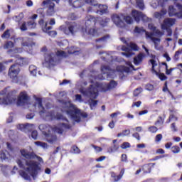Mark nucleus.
Segmentation results:
<instances>
[{
    "label": "nucleus",
    "instance_id": "680f3d73",
    "mask_svg": "<svg viewBox=\"0 0 182 182\" xmlns=\"http://www.w3.org/2000/svg\"><path fill=\"white\" fill-rule=\"evenodd\" d=\"M149 63H151V65L152 66V69H154V68H156V66H157V61H156V60H154V59H151L149 60Z\"/></svg>",
    "mask_w": 182,
    "mask_h": 182
},
{
    "label": "nucleus",
    "instance_id": "ea45409f",
    "mask_svg": "<svg viewBox=\"0 0 182 182\" xmlns=\"http://www.w3.org/2000/svg\"><path fill=\"white\" fill-rule=\"evenodd\" d=\"M119 150V146L114 144L113 146L109 147L107 149L108 153H114V151H117Z\"/></svg>",
    "mask_w": 182,
    "mask_h": 182
},
{
    "label": "nucleus",
    "instance_id": "cd10ccee",
    "mask_svg": "<svg viewBox=\"0 0 182 182\" xmlns=\"http://www.w3.org/2000/svg\"><path fill=\"white\" fill-rule=\"evenodd\" d=\"M24 16L23 13H20L18 15L13 16L12 19L15 21V22H17L18 25H21V21Z\"/></svg>",
    "mask_w": 182,
    "mask_h": 182
},
{
    "label": "nucleus",
    "instance_id": "0e129e2a",
    "mask_svg": "<svg viewBox=\"0 0 182 182\" xmlns=\"http://www.w3.org/2000/svg\"><path fill=\"white\" fill-rule=\"evenodd\" d=\"M77 52L76 50H75V47H71L68 49V53L70 55H75Z\"/></svg>",
    "mask_w": 182,
    "mask_h": 182
},
{
    "label": "nucleus",
    "instance_id": "79ce46f5",
    "mask_svg": "<svg viewBox=\"0 0 182 182\" xmlns=\"http://www.w3.org/2000/svg\"><path fill=\"white\" fill-rule=\"evenodd\" d=\"M142 92L143 88H141V87H139L134 90L133 95L134 96V97H137V96H139V95H140V93H141Z\"/></svg>",
    "mask_w": 182,
    "mask_h": 182
},
{
    "label": "nucleus",
    "instance_id": "37998d69",
    "mask_svg": "<svg viewBox=\"0 0 182 182\" xmlns=\"http://www.w3.org/2000/svg\"><path fill=\"white\" fill-rule=\"evenodd\" d=\"M123 20L125 21V22L128 23V25H131V23H133V18L130 16H124Z\"/></svg>",
    "mask_w": 182,
    "mask_h": 182
},
{
    "label": "nucleus",
    "instance_id": "9d476101",
    "mask_svg": "<svg viewBox=\"0 0 182 182\" xmlns=\"http://www.w3.org/2000/svg\"><path fill=\"white\" fill-rule=\"evenodd\" d=\"M132 15L134 21H136L137 23L140 22V21H142L143 22H150V21H151V19L149 18L147 16L144 15L141 11H139L137 10H133Z\"/></svg>",
    "mask_w": 182,
    "mask_h": 182
},
{
    "label": "nucleus",
    "instance_id": "603ef678",
    "mask_svg": "<svg viewBox=\"0 0 182 182\" xmlns=\"http://www.w3.org/2000/svg\"><path fill=\"white\" fill-rule=\"evenodd\" d=\"M120 147L123 150H125V149H130V147H132V146L130 145V143H129V142H124V143H122V144H121Z\"/></svg>",
    "mask_w": 182,
    "mask_h": 182
},
{
    "label": "nucleus",
    "instance_id": "473e14b6",
    "mask_svg": "<svg viewBox=\"0 0 182 182\" xmlns=\"http://www.w3.org/2000/svg\"><path fill=\"white\" fill-rule=\"evenodd\" d=\"M148 132H149V133H151L152 134H155V133L159 132V128H157V127L154 125H152L148 127Z\"/></svg>",
    "mask_w": 182,
    "mask_h": 182
},
{
    "label": "nucleus",
    "instance_id": "a211bd4d",
    "mask_svg": "<svg viewBox=\"0 0 182 182\" xmlns=\"http://www.w3.org/2000/svg\"><path fill=\"white\" fill-rule=\"evenodd\" d=\"M14 56L17 58L16 63L11 65L9 69H14V68H18V69L19 67L18 66H22L23 65V58H19V55L18 54H16Z\"/></svg>",
    "mask_w": 182,
    "mask_h": 182
},
{
    "label": "nucleus",
    "instance_id": "6ab92c4d",
    "mask_svg": "<svg viewBox=\"0 0 182 182\" xmlns=\"http://www.w3.org/2000/svg\"><path fill=\"white\" fill-rule=\"evenodd\" d=\"M107 8L108 7L106 5L99 4L96 11V14L98 15H105V14H107Z\"/></svg>",
    "mask_w": 182,
    "mask_h": 182
},
{
    "label": "nucleus",
    "instance_id": "5701e85b",
    "mask_svg": "<svg viewBox=\"0 0 182 182\" xmlns=\"http://www.w3.org/2000/svg\"><path fill=\"white\" fill-rule=\"evenodd\" d=\"M151 73H154V75H157L159 79H160V80H161V81L167 80V76H166V75H164V73L157 72L156 70V69H151Z\"/></svg>",
    "mask_w": 182,
    "mask_h": 182
},
{
    "label": "nucleus",
    "instance_id": "c756f323",
    "mask_svg": "<svg viewBox=\"0 0 182 182\" xmlns=\"http://www.w3.org/2000/svg\"><path fill=\"white\" fill-rule=\"evenodd\" d=\"M8 154H9V153L8 152V151L6 150H2L0 152V159H1V160L4 161V160H8Z\"/></svg>",
    "mask_w": 182,
    "mask_h": 182
},
{
    "label": "nucleus",
    "instance_id": "052dcab7",
    "mask_svg": "<svg viewBox=\"0 0 182 182\" xmlns=\"http://www.w3.org/2000/svg\"><path fill=\"white\" fill-rule=\"evenodd\" d=\"M121 161H122L123 163H127V155L126 154H122Z\"/></svg>",
    "mask_w": 182,
    "mask_h": 182
},
{
    "label": "nucleus",
    "instance_id": "393cba45",
    "mask_svg": "<svg viewBox=\"0 0 182 182\" xmlns=\"http://www.w3.org/2000/svg\"><path fill=\"white\" fill-rule=\"evenodd\" d=\"M39 26L42 27V29L44 32H48V31H50V29H52V26H48V23H45L43 21V18H41L39 21H38ZM45 23V25H44Z\"/></svg>",
    "mask_w": 182,
    "mask_h": 182
},
{
    "label": "nucleus",
    "instance_id": "20e7f679",
    "mask_svg": "<svg viewBox=\"0 0 182 182\" xmlns=\"http://www.w3.org/2000/svg\"><path fill=\"white\" fill-rule=\"evenodd\" d=\"M18 99L16 96V91L13 90L8 92V88H5L4 90L0 92V105H12L16 102Z\"/></svg>",
    "mask_w": 182,
    "mask_h": 182
},
{
    "label": "nucleus",
    "instance_id": "4c0bfd02",
    "mask_svg": "<svg viewBox=\"0 0 182 182\" xmlns=\"http://www.w3.org/2000/svg\"><path fill=\"white\" fill-rule=\"evenodd\" d=\"M20 30L22 32H25V31H28V27L26 26V21H23L20 23V25H18Z\"/></svg>",
    "mask_w": 182,
    "mask_h": 182
},
{
    "label": "nucleus",
    "instance_id": "de8ad7c7",
    "mask_svg": "<svg viewBox=\"0 0 182 182\" xmlns=\"http://www.w3.org/2000/svg\"><path fill=\"white\" fill-rule=\"evenodd\" d=\"M57 120H63V122H67V123H69V120L66 119L62 114H58L56 115Z\"/></svg>",
    "mask_w": 182,
    "mask_h": 182
},
{
    "label": "nucleus",
    "instance_id": "423d86ee",
    "mask_svg": "<svg viewBox=\"0 0 182 182\" xmlns=\"http://www.w3.org/2000/svg\"><path fill=\"white\" fill-rule=\"evenodd\" d=\"M36 101L38 103V109L39 112L38 114L41 117H45L46 119H48L49 120H52L55 117V111H48L46 112L43 105L42 104V98L37 97Z\"/></svg>",
    "mask_w": 182,
    "mask_h": 182
},
{
    "label": "nucleus",
    "instance_id": "864d4df0",
    "mask_svg": "<svg viewBox=\"0 0 182 182\" xmlns=\"http://www.w3.org/2000/svg\"><path fill=\"white\" fill-rule=\"evenodd\" d=\"M27 25L30 29H35L36 28V23L35 21H28Z\"/></svg>",
    "mask_w": 182,
    "mask_h": 182
},
{
    "label": "nucleus",
    "instance_id": "bb28decb",
    "mask_svg": "<svg viewBox=\"0 0 182 182\" xmlns=\"http://www.w3.org/2000/svg\"><path fill=\"white\" fill-rule=\"evenodd\" d=\"M166 14H167V11L162 9L159 12V11L155 12L154 15V17L156 18L157 19H161V18H163V16H164Z\"/></svg>",
    "mask_w": 182,
    "mask_h": 182
},
{
    "label": "nucleus",
    "instance_id": "774afa93",
    "mask_svg": "<svg viewBox=\"0 0 182 182\" xmlns=\"http://www.w3.org/2000/svg\"><path fill=\"white\" fill-rule=\"evenodd\" d=\"M71 119H73L75 122H77V123L80 122V117L77 116V114H75Z\"/></svg>",
    "mask_w": 182,
    "mask_h": 182
},
{
    "label": "nucleus",
    "instance_id": "3c124183",
    "mask_svg": "<svg viewBox=\"0 0 182 182\" xmlns=\"http://www.w3.org/2000/svg\"><path fill=\"white\" fill-rule=\"evenodd\" d=\"M109 38H110V36L107 35V36H103L102 38L96 39L95 42H106V41H107V39H109Z\"/></svg>",
    "mask_w": 182,
    "mask_h": 182
},
{
    "label": "nucleus",
    "instance_id": "a19ab883",
    "mask_svg": "<svg viewBox=\"0 0 182 182\" xmlns=\"http://www.w3.org/2000/svg\"><path fill=\"white\" fill-rule=\"evenodd\" d=\"M110 22V18H103L100 21V25L105 28V26H107V23Z\"/></svg>",
    "mask_w": 182,
    "mask_h": 182
},
{
    "label": "nucleus",
    "instance_id": "b1692460",
    "mask_svg": "<svg viewBox=\"0 0 182 182\" xmlns=\"http://www.w3.org/2000/svg\"><path fill=\"white\" fill-rule=\"evenodd\" d=\"M144 58V54L139 53L137 56L134 58V63L136 66H139L141 62H143V59Z\"/></svg>",
    "mask_w": 182,
    "mask_h": 182
},
{
    "label": "nucleus",
    "instance_id": "aec40b11",
    "mask_svg": "<svg viewBox=\"0 0 182 182\" xmlns=\"http://www.w3.org/2000/svg\"><path fill=\"white\" fill-rule=\"evenodd\" d=\"M19 74V70H9V76L14 82H18V75Z\"/></svg>",
    "mask_w": 182,
    "mask_h": 182
},
{
    "label": "nucleus",
    "instance_id": "4d7b16f0",
    "mask_svg": "<svg viewBox=\"0 0 182 182\" xmlns=\"http://www.w3.org/2000/svg\"><path fill=\"white\" fill-rule=\"evenodd\" d=\"M68 19H70V21H76L77 19V16L75 13H71L68 16Z\"/></svg>",
    "mask_w": 182,
    "mask_h": 182
},
{
    "label": "nucleus",
    "instance_id": "13d9d810",
    "mask_svg": "<svg viewBox=\"0 0 182 182\" xmlns=\"http://www.w3.org/2000/svg\"><path fill=\"white\" fill-rule=\"evenodd\" d=\"M29 126H31L30 124H18V127L20 129V130H26V129H28V127H29Z\"/></svg>",
    "mask_w": 182,
    "mask_h": 182
},
{
    "label": "nucleus",
    "instance_id": "f3484780",
    "mask_svg": "<svg viewBox=\"0 0 182 182\" xmlns=\"http://www.w3.org/2000/svg\"><path fill=\"white\" fill-rule=\"evenodd\" d=\"M176 23V19L174 18H166L164 21V23L161 25L162 29H167V28H170V26H173Z\"/></svg>",
    "mask_w": 182,
    "mask_h": 182
},
{
    "label": "nucleus",
    "instance_id": "9b49d317",
    "mask_svg": "<svg viewBox=\"0 0 182 182\" xmlns=\"http://www.w3.org/2000/svg\"><path fill=\"white\" fill-rule=\"evenodd\" d=\"M64 106L67 109H73L66 111L67 114H68V116H70L71 118H73L75 114H80V109L76 108L75 105L72 104V102H64Z\"/></svg>",
    "mask_w": 182,
    "mask_h": 182
},
{
    "label": "nucleus",
    "instance_id": "5fc2aeb1",
    "mask_svg": "<svg viewBox=\"0 0 182 182\" xmlns=\"http://www.w3.org/2000/svg\"><path fill=\"white\" fill-rule=\"evenodd\" d=\"M162 139H163V134H158L155 136V143H160V141H161Z\"/></svg>",
    "mask_w": 182,
    "mask_h": 182
},
{
    "label": "nucleus",
    "instance_id": "4468645a",
    "mask_svg": "<svg viewBox=\"0 0 182 182\" xmlns=\"http://www.w3.org/2000/svg\"><path fill=\"white\" fill-rule=\"evenodd\" d=\"M124 18V15L123 14H114L112 16V21L114 23H115L118 28H124V22L123 21V19Z\"/></svg>",
    "mask_w": 182,
    "mask_h": 182
},
{
    "label": "nucleus",
    "instance_id": "39448f33",
    "mask_svg": "<svg viewBox=\"0 0 182 182\" xmlns=\"http://www.w3.org/2000/svg\"><path fill=\"white\" fill-rule=\"evenodd\" d=\"M96 26V18L90 16V18L85 22V28H82V31L87 35H91V36H99L97 30L95 27Z\"/></svg>",
    "mask_w": 182,
    "mask_h": 182
},
{
    "label": "nucleus",
    "instance_id": "f8f14e48",
    "mask_svg": "<svg viewBox=\"0 0 182 182\" xmlns=\"http://www.w3.org/2000/svg\"><path fill=\"white\" fill-rule=\"evenodd\" d=\"M59 1L60 0H47L43 1V6H45V5H48V9L46 13L48 16H52V15L55 14V3L53 2H56V4H59Z\"/></svg>",
    "mask_w": 182,
    "mask_h": 182
},
{
    "label": "nucleus",
    "instance_id": "dca6fc26",
    "mask_svg": "<svg viewBox=\"0 0 182 182\" xmlns=\"http://www.w3.org/2000/svg\"><path fill=\"white\" fill-rule=\"evenodd\" d=\"M156 166V163H149L141 166L144 174H149L151 173V168Z\"/></svg>",
    "mask_w": 182,
    "mask_h": 182
},
{
    "label": "nucleus",
    "instance_id": "69168bd1",
    "mask_svg": "<svg viewBox=\"0 0 182 182\" xmlns=\"http://www.w3.org/2000/svg\"><path fill=\"white\" fill-rule=\"evenodd\" d=\"M31 137L34 140H36V139H38V131H33L31 132Z\"/></svg>",
    "mask_w": 182,
    "mask_h": 182
},
{
    "label": "nucleus",
    "instance_id": "7ed1b4c3",
    "mask_svg": "<svg viewBox=\"0 0 182 182\" xmlns=\"http://www.w3.org/2000/svg\"><path fill=\"white\" fill-rule=\"evenodd\" d=\"M66 53L65 51L58 50L56 54L51 53L50 54H46L45 62L43 63L45 68H52V66H56V65L60 63V59L66 58Z\"/></svg>",
    "mask_w": 182,
    "mask_h": 182
},
{
    "label": "nucleus",
    "instance_id": "1a4fd4ad",
    "mask_svg": "<svg viewBox=\"0 0 182 182\" xmlns=\"http://www.w3.org/2000/svg\"><path fill=\"white\" fill-rule=\"evenodd\" d=\"M109 70V72H118L119 73V77L120 79V80H126V79H127V76H129V75H132L133 74V70L136 71L137 70V69H117V70H112L109 69L108 70Z\"/></svg>",
    "mask_w": 182,
    "mask_h": 182
},
{
    "label": "nucleus",
    "instance_id": "c85d7f7f",
    "mask_svg": "<svg viewBox=\"0 0 182 182\" xmlns=\"http://www.w3.org/2000/svg\"><path fill=\"white\" fill-rule=\"evenodd\" d=\"M164 117L161 116L158 117V119L155 122L154 125L159 126L160 124L161 126H163L164 124V120L166 119V114H164Z\"/></svg>",
    "mask_w": 182,
    "mask_h": 182
},
{
    "label": "nucleus",
    "instance_id": "0eeeda50",
    "mask_svg": "<svg viewBox=\"0 0 182 182\" xmlns=\"http://www.w3.org/2000/svg\"><path fill=\"white\" fill-rule=\"evenodd\" d=\"M60 31H62L65 35H75L79 31V25L75 22H73L66 26H60Z\"/></svg>",
    "mask_w": 182,
    "mask_h": 182
},
{
    "label": "nucleus",
    "instance_id": "338daca9",
    "mask_svg": "<svg viewBox=\"0 0 182 182\" xmlns=\"http://www.w3.org/2000/svg\"><path fill=\"white\" fill-rule=\"evenodd\" d=\"M146 90L149 91L154 90V85L148 84L146 85Z\"/></svg>",
    "mask_w": 182,
    "mask_h": 182
},
{
    "label": "nucleus",
    "instance_id": "e2e57ef3",
    "mask_svg": "<svg viewBox=\"0 0 182 182\" xmlns=\"http://www.w3.org/2000/svg\"><path fill=\"white\" fill-rule=\"evenodd\" d=\"M37 14H40V15H41V18H45V13L43 12V9H38Z\"/></svg>",
    "mask_w": 182,
    "mask_h": 182
},
{
    "label": "nucleus",
    "instance_id": "f03ea898",
    "mask_svg": "<svg viewBox=\"0 0 182 182\" xmlns=\"http://www.w3.org/2000/svg\"><path fill=\"white\" fill-rule=\"evenodd\" d=\"M98 89H100L101 92H108V90H110V88H109V84L97 83L96 87H95L93 85H91L87 88V90H85L82 89L80 90V92L84 96H90L92 99H97V96H99Z\"/></svg>",
    "mask_w": 182,
    "mask_h": 182
},
{
    "label": "nucleus",
    "instance_id": "412c9836",
    "mask_svg": "<svg viewBox=\"0 0 182 182\" xmlns=\"http://www.w3.org/2000/svg\"><path fill=\"white\" fill-rule=\"evenodd\" d=\"M124 175V168H123L118 176L114 171L111 172V177L114 178V181L117 182L122 180V177Z\"/></svg>",
    "mask_w": 182,
    "mask_h": 182
},
{
    "label": "nucleus",
    "instance_id": "09e8293b",
    "mask_svg": "<svg viewBox=\"0 0 182 182\" xmlns=\"http://www.w3.org/2000/svg\"><path fill=\"white\" fill-rule=\"evenodd\" d=\"M171 151L174 154H177V153H180V146L175 145L171 147Z\"/></svg>",
    "mask_w": 182,
    "mask_h": 182
},
{
    "label": "nucleus",
    "instance_id": "c9c22d12",
    "mask_svg": "<svg viewBox=\"0 0 182 182\" xmlns=\"http://www.w3.org/2000/svg\"><path fill=\"white\" fill-rule=\"evenodd\" d=\"M117 87V82L115 80H112L109 83H108V88L109 90H112V89H114Z\"/></svg>",
    "mask_w": 182,
    "mask_h": 182
},
{
    "label": "nucleus",
    "instance_id": "c03bdc74",
    "mask_svg": "<svg viewBox=\"0 0 182 182\" xmlns=\"http://www.w3.org/2000/svg\"><path fill=\"white\" fill-rule=\"evenodd\" d=\"M86 4H89L90 5H92V6H97L99 5L97 4V1L96 0H84Z\"/></svg>",
    "mask_w": 182,
    "mask_h": 182
},
{
    "label": "nucleus",
    "instance_id": "6e6552de",
    "mask_svg": "<svg viewBox=\"0 0 182 182\" xmlns=\"http://www.w3.org/2000/svg\"><path fill=\"white\" fill-rule=\"evenodd\" d=\"M127 46H123L122 47V50H123L124 53H122V55L123 56H126V58H132L133 55H134V53L132 51V50H139L137 48V45L133 43H127Z\"/></svg>",
    "mask_w": 182,
    "mask_h": 182
},
{
    "label": "nucleus",
    "instance_id": "7c9ffc66",
    "mask_svg": "<svg viewBox=\"0 0 182 182\" xmlns=\"http://www.w3.org/2000/svg\"><path fill=\"white\" fill-rule=\"evenodd\" d=\"M136 4L139 9H141V11H143L144 9V1L136 0Z\"/></svg>",
    "mask_w": 182,
    "mask_h": 182
},
{
    "label": "nucleus",
    "instance_id": "8fccbe9b",
    "mask_svg": "<svg viewBox=\"0 0 182 182\" xmlns=\"http://www.w3.org/2000/svg\"><path fill=\"white\" fill-rule=\"evenodd\" d=\"M1 38H6V39H9L11 38V33H9V30H6L2 35Z\"/></svg>",
    "mask_w": 182,
    "mask_h": 182
},
{
    "label": "nucleus",
    "instance_id": "a878e982",
    "mask_svg": "<svg viewBox=\"0 0 182 182\" xmlns=\"http://www.w3.org/2000/svg\"><path fill=\"white\" fill-rule=\"evenodd\" d=\"M101 59H102V60H105V62H107L109 65H113V62H114V60H113V56L109 54H106L105 57H101Z\"/></svg>",
    "mask_w": 182,
    "mask_h": 182
},
{
    "label": "nucleus",
    "instance_id": "f704fd0d",
    "mask_svg": "<svg viewBox=\"0 0 182 182\" xmlns=\"http://www.w3.org/2000/svg\"><path fill=\"white\" fill-rule=\"evenodd\" d=\"M14 44L12 41H6L5 44L4 45L3 48L4 49H11L14 48Z\"/></svg>",
    "mask_w": 182,
    "mask_h": 182
},
{
    "label": "nucleus",
    "instance_id": "ddd939ff",
    "mask_svg": "<svg viewBox=\"0 0 182 182\" xmlns=\"http://www.w3.org/2000/svg\"><path fill=\"white\" fill-rule=\"evenodd\" d=\"M28 102H29V97L28 96L26 91L20 92L17 99L18 106H25V104L28 103Z\"/></svg>",
    "mask_w": 182,
    "mask_h": 182
},
{
    "label": "nucleus",
    "instance_id": "2eb2a0df",
    "mask_svg": "<svg viewBox=\"0 0 182 182\" xmlns=\"http://www.w3.org/2000/svg\"><path fill=\"white\" fill-rule=\"evenodd\" d=\"M154 33H146V39H151L152 42L154 43L155 48L157 49V46H159V44L160 43V38H154Z\"/></svg>",
    "mask_w": 182,
    "mask_h": 182
},
{
    "label": "nucleus",
    "instance_id": "bf43d9fd",
    "mask_svg": "<svg viewBox=\"0 0 182 182\" xmlns=\"http://www.w3.org/2000/svg\"><path fill=\"white\" fill-rule=\"evenodd\" d=\"M100 61L99 60H96L93 62L92 64L90 65V69H93L94 68H96V66H97V65H100Z\"/></svg>",
    "mask_w": 182,
    "mask_h": 182
},
{
    "label": "nucleus",
    "instance_id": "2f4dec72",
    "mask_svg": "<svg viewBox=\"0 0 182 182\" xmlns=\"http://www.w3.org/2000/svg\"><path fill=\"white\" fill-rule=\"evenodd\" d=\"M73 8H80L82 6V5H83V4L82 3V1H79V0H76L74 1L73 3H71V4Z\"/></svg>",
    "mask_w": 182,
    "mask_h": 182
},
{
    "label": "nucleus",
    "instance_id": "49530a36",
    "mask_svg": "<svg viewBox=\"0 0 182 182\" xmlns=\"http://www.w3.org/2000/svg\"><path fill=\"white\" fill-rule=\"evenodd\" d=\"M98 102H99V101H97V100H95L93 99L90 100L89 103H90V107H91V109L92 107H96V106H97Z\"/></svg>",
    "mask_w": 182,
    "mask_h": 182
},
{
    "label": "nucleus",
    "instance_id": "58836bf2",
    "mask_svg": "<svg viewBox=\"0 0 182 182\" xmlns=\"http://www.w3.org/2000/svg\"><path fill=\"white\" fill-rule=\"evenodd\" d=\"M34 144H36V146H38V147H42L43 149H46V147H48V144L42 142L41 141H35Z\"/></svg>",
    "mask_w": 182,
    "mask_h": 182
},
{
    "label": "nucleus",
    "instance_id": "a18cd8bd",
    "mask_svg": "<svg viewBox=\"0 0 182 182\" xmlns=\"http://www.w3.org/2000/svg\"><path fill=\"white\" fill-rule=\"evenodd\" d=\"M173 119H174L176 120V122H177V120H178V118L177 117H176V115H174V114H171L168 118V119L166 120V123L168 124L171 122V120H173Z\"/></svg>",
    "mask_w": 182,
    "mask_h": 182
},
{
    "label": "nucleus",
    "instance_id": "4be33fe9",
    "mask_svg": "<svg viewBox=\"0 0 182 182\" xmlns=\"http://www.w3.org/2000/svg\"><path fill=\"white\" fill-rule=\"evenodd\" d=\"M46 137V141L48 143H50V144H53V143H56V141H58V136L55 134H47Z\"/></svg>",
    "mask_w": 182,
    "mask_h": 182
},
{
    "label": "nucleus",
    "instance_id": "72a5a7b5",
    "mask_svg": "<svg viewBox=\"0 0 182 182\" xmlns=\"http://www.w3.org/2000/svg\"><path fill=\"white\" fill-rule=\"evenodd\" d=\"M134 32L135 33H139V34L145 33V35H146V33H147V31H146V30H144V28H143V27L139 28L138 26L135 27Z\"/></svg>",
    "mask_w": 182,
    "mask_h": 182
},
{
    "label": "nucleus",
    "instance_id": "f257e3e1",
    "mask_svg": "<svg viewBox=\"0 0 182 182\" xmlns=\"http://www.w3.org/2000/svg\"><path fill=\"white\" fill-rule=\"evenodd\" d=\"M20 151L21 156H23L25 159L23 161L18 159L17 161L18 167H20V168L26 170V171H28V173L31 172V176L32 177H35V176L38 174V171L41 170V166H39V162L42 163L43 161V159H42V157L36 155V154H35V152L33 151L31 152L25 149H21ZM35 159H37L39 162L33 161L35 160Z\"/></svg>",
    "mask_w": 182,
    "mask_h": 182
},
{
    "label": "nucleus",
    "instance_id": "6e6d98bb",
    "mask_svg": "<svg viewBox=\"0 0 182 182\" xmlns=\"http://www.w3.org/2000/svg\"><path fill=\"white\" fill-rule=\"evenodd\" d=\"M72 150L75 154H80V149H79V147H77V146L73 145L72 146Z\"/></svg>",
    "mask_w": 182,
    "mask_h": 182
},
{
    "label": "nucleus",
    "instance_id": "e433bc0d",
    "mask_svg": "<svg viewBox=\"0 0 182 182\" xmlns=\"http://www.w3.org/2000/svg\"><path fill=\"white\" fill-rule=\"evenodd\" d=\"M18 173L24 180H29V175L25 171L20 170Z\"/></svg>",
    "mask_w": 182,
    "mask_h": 182
}]
</instances>
